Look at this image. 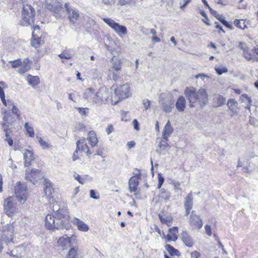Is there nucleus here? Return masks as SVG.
Returning a JSON list of instances; mask_svg holds the SVG:
<instances>
[{
  "label": "nucleus",
  "instance_id": "obj_23",
  "mask_svg": "<svg viewBox=\"0 0 258 258\" xmlns=\"http://www.w3.org/2000/svg\"><path fill=\"white\" fill-rule=\"evenodd\" d=\"M73 223L77 226L78 229L80 231L86 232L89 230L88 226L79 219L75 218L73 220Z\"/></svg>",
  "mask_w": 258,
  "mask_h": 258
},
{
  "label": "nucleus",
  "instance_id": "obj_6",
  "mask_svg": "<svg viewBox=\"0 0 258 258\" xmlns=\"http://www.w3.org/2000/svg\"><path fill=\"white\" fill-rule=\"evenodd\" d=\"M46 8L54 13L56 17H61L64 14V8L57 0H45Z\"/></svg>",
  "mask_w": 258,
  "mask_h": 258
},
{
  "label": "nucleus",
  "instance_id": "obj_30",
  "mask_svg": "<svg viewBox=\"0 0 258 258\" xmlns=\"http://www.w3.org/2000/svg\"><path fill=\"white\" fill-rule=\"evenodd\" d=\"M165 248L171 255H178L179 251L177 249L174 248L173 246H171L170 245H166Z\"/></svg>",
  "mask_w": 258,
  "mask_h": 258
},
{
  "label": "nucleus",
  "instance_id": "obj_3",
  "mask_svg": "<svg viewBox=\"0 0 258 258\" xmlns=\"http://www.w3.org/2000/svg\"><path fill=\"white\" fill-rule=\"evenodd\" d=\"M109 96V92L106 87L100 88L97 92L91 88L87 89L84 93V98L89 102L99 105L105 103Z\"/></svg>",
  "mask_w": 258,
  "mask_h": 258
},
{
  "label": "nucleus",
  "instance_id": "obj_12",
  "mask_svg": "<svg viewBox=\"0 0 258 258\" xmlns=\"http://www.w3.org/2000/svg\"><path fill=\"white\" fill-rule=\"evenodd\" d=\"M160 104L163 111L166 113L171 112L174 106V100L171 95H168L164 98L161 97Z\"/></svg>",
  "mask_w": 258,
  "mask_h": 258
},
{
  "label": "nucleus",
  "instance_id": "obj_11",
  "mask_svg": "<svg viewBox=\"0 0 258 258\" xmlns=\"http://www.w3.org/2000/svg\"><path fill=\"white\" fill-rule=\"evenodd\" d=\"M14 226L10 223L3 227L2 239L3 241L10 242L12 241L14 236Z\"/></svg>",
  "mask_w": 258,
  "mask_h": 258
},
{
  "label": "nucleus",
  "instance_id": "obj_25",
  "mask_svg": "<svg viewBox=\"0 0 258 258\" xmlns=\"http://www.w3.org/2000/svg\"><path fill=\"white\" fill-rule=\"evenodd\" d=\"M170 233L167 234V239L168 241H176L177 239V236L176 233L178 231L177 227H174L172 229H169Z\"/></svg>",
  "mask_w": 258,
  "mask_h": 258
},
{
  "label": "nucleus",
  "instance_id": "obj_2",
  "mask_svg": "<svg viewBox=\"0 0 258 258\" xmlns=\"http://www.w3.org/2000/svg\"><path fill=\"white\" fill-rule=\"evenodd\" d=\"M184 94L189 101L190 108L199 106L203 108L208 102V94L204 88L197 90L194 87H187L185 88Z\"/></svg>",
  "mask_w": 258,
  "mask_h": 258
},
{
  "label": "nucleus",
  "instance_id": "obj_43",
  "mask_svg": "<svg viewBox=\"0 0 258 258\" xmlns=\"http://www.w3.org/2000/svg\"><path fill=\"white\" fill-rule=\"evenodd\" d=\"M241 99L243 101H244L245 100H247L248 103L249 104V105H248L247 106V108L249 110H250V103L251 102V99L248 97V96L246 95V94H243L242 96H241Z\"/></svg>",
  "mask_w": 258,
  "mask_h": 258
},
{
  "label": "nucleus",
  "instance_id": "obj_1",
  "mask_svg": "<svg viewBox=\"0 0 258 258\" xmlns=\"http://www.w3.org/2000/svg\"><path fill=\"white\" fill-rule=\"evenodd\" d=\"M53 214H48L45 217V227L50 230L69 229L71 227L69 223V212L65 208H60L56 205L53 206Z\"/></svg>",
  "mask_w": 258,
  "mask_h": 258
},
{
  "label": "nucleus",
  "instance_id": "obj_62",
  "mask_svg": "<svg viewBox=\"0 0 258 258\" xmlns=\"http://www.w3.org/2000/svg\"><path fill=\"white\" fill-rule=\"evenodd\" d=\"M78 150H80V149H77V147L75 151V152H74V154L73 155V161H76L79 158V157L78 156Z\"/></svg>",
  "mask_w": 258,
  "mask_h": 258
},
{
  "label": "nucleus",
  "instance_id": "obj_55",
  "mask_svg": "<svg viewBox=\"0 0 258 258\" xmlns=\"http://www.w3.org/2000/svg\"><path fill=\"white\" fill-rule=\"evenodd\" d=\"M133 124L134 128L136 131H139L140 130L139 123L138 121L136 119H135L133 120Z\"/></svg>",
  "mask_w": 258,
  "mask_h": 258
},
{
  "label": "nucleus",
  "instance_id": "obj_22",
  "mask_svg": "<svg viewBox=\"0 0 258 258\" xmlns=\"http://www.w3.org/2000/svg\"><path fill=\"white\" fill-rule=\"evenodd\" d=\"M24 159L25 160V166H29L31 165V161L34 160L32 151L26 150L24 153Z\"/></svg>",
  "mask_w": 258,
  "mask_h": 258
},
{
  "label": "nucleus",
  "instance_id": "obj_52",
  "mask_svg": "<svg viewBox=\"0 0 258 258\" xmlns=\"http://www.w3.org/2000/svg\"><path fill=\"white\" fill-rule=\"evenodd\" d=\"M58 56L61 58L70 59L71 58V55L70 53L62 52L58 55Z\"/></svg>",
  "mask_w": 258,
  "mask_h": 258
},
{
  "label": "nucleus",
  "instance_id": "obj_9",
  "mask_svg": "<svg viewBox=\"0 0 258 258\" xmlns=\"http://www.w3.org/2000/svg\"><path fill=\"white\" fill-rule=\"evenodd\" d=\"M129 91L130 86L127 84L117 87L115 89L114 97H116L117 100L115 102V103H116L117 102L123 99L127 98L129 95Z\"/></svg>",
  "mask_w": 258,
  "mask_h": 258
},
{
  "label": "nucleus",
  "instance_id": "obj_53",
  "mask_svg": "<svg viewBox=\"0 0 258 258\" xmlns=\"http://www.w3.org/2000/svg\"><path fill=\"white\" fill-rule=\"evenodd\" d=\"M151 102L148 99H144L143 101V104L145 107L146 110H147L149 108L150 106Z\"/></svg>",
  "mask_w": 258,
  "mask_h": 258
},
{
  "label": "nucleus",
  "instance_id": "obj_21",
  "mask_svg": "<svg viewBox=\"0 0 258 258\" xmlns=\"http://www.w3.org/2000/svg\"><path fill=\"white\" fill-rule=\"evenodd\" d=\"M181 239L186 246L191 247L194 242L191 237L186 231H183L181 233Z\"/></svg>",
  "mask_w": 258,
  "mask_h": 258
},
{
  "label": "nucleus",
  "instance_id": "obj_47",
  "mask_svg": "<svg viewBox=\"0 0 258 258\" xmlns=\"http://www.w3.org/2000/svg\"><path fill=\"white\" fill-rule=\"evenodd\" d=\"M44 181H45V185L46 190H45V192L46 193L47 192V190H48L49 192H51V182L46 179H44Z\"/></svg>",
  "mask_w": 258,
  "mask_h": 258
},
{
  "label": "nucleus",
  "instance_id": "obj_20",
  "mask_svg": "<svg viewBox=\"0 0 258 258\" xmlns=\"http://www.w3.org/2000/svg\"><path fill=\"white\" fill-rule=\"evenodd\" d=\"M176 108L179 112L184 111L186 106V100L182 96H180L177 99L175 104Z\"/></svg>",
  "mask_w": 258,
  "mask_h": 258
},
{
  "label": "nucleus",
  "instance_id": "obj_38",
  "mask_svg": "<svg viewBox=\"0 0 258 258\" xmlns=\"http://www.w3.org/2000/svg\"><path fill=\"white\" fill-rule=\"evenodd\" d=\"M36 139L43 149H48L49 147V144L44 141L41 137L36 136Z\"/></svg>",
  "mask_w": 258,
  "mask_h": 258
},
{
  "label": "nucleus",
  "instance_id": "obj_35",
  "mask_svg": "<svg viewBox=\"0 0 258 258\" xmlns=\"http://www.w3.org/2000/svg\"><path fill=\"white\" fill-rule=\"evenodd\" d=\"M32 37L33 40L31 42L32 45L35 48L38 47L41 44V40L38 37L35 38L34 32L32 33Z\"/></svg>",
  "mask_w": 258,
  "mask_h": 258
},
{
  "label": "nucleus",
  "instance_id": "obj_58",
  "mask_svg": "<svg viewBox=\"0 0 258 258\" xmlns=\"http://www.w3.org/2000/svg\"><path fill=\"white\" fill-rule=\"evenodd\" d=\"M75 179L78 181L80 183L84 184L85 182V179L84 178H81L79 174L75 176Z\"/></svg>",
  "mask_w": 258,
  "mask_h": 258
},
{
  "label": "nucleus",
  "instance_id": "obj_7",
  "mask_svg": "<svg viewBox=\"0 0 258 258\" xmlns=\"http://www.w3.org/2000/svg\"><path fill=\"white\" fill-rule=\"evenodd\" d=\"M103 21L109 25L120 37L124 36L127 34L126 28L123 25L115 22L110 18H103Z\"/></svg>",
  "mask_w": 258,
  "mask_h": 258
},
{
  "label": "nucleus",
  "instance_id": "obj_56",
  "mask_svg": "<svg viewBox=\"0 0 258 258\" xmlns=\"http://www.w3.org/2000/svg\"><path fill=\"white\" fill-rule=\"evenodd\" d=\"M243 56L247 60L249 61L251 59V54L248 52L247 50L243 52Z\"/></svg>",
  "mask_w": 258,
  "mask_h": 258
},
{
  "label": "nucleus",
  "instance_id": "obj_16",
  "mask_svg": "<svg viewBox=\"0 0 258 258\" xmlns=\"http://www.w3.org/2000/svg\"><path fill=\"white\" fill-rule=\"evenodd\" d=\"M15 120L11 112L9 111H6L4 113L3 121L1 123L2 127H9L13 124Z\"/></svg>",
  "mask_w": 258,
  "mask_h": 258
},
{
  "label": "nucleus",
  "instance_id": "obj_63",
  "mask_svg": "<svg viewBox=\"0 0 258 258\" xmlns=\"http://www.w3.org/2000/svg\"><path fill=\"white\" fill-rule=\"evenodd\" d=\"M184 3L183 4H181V3H180V9H183L187 5L190 3V0H183Z\"/></svg>",
  "mask_w": 258,
  "mask_h": 258
},
{
  "label": "nucleus",
  "instance_id": "obj_37",
  "mask_svg": "<svg viewBox=\"0 0 258 258\" xmlns=\"http://www.w3.org/2000/svg\"><path fill=\"white\" fill-rule=\"evenodd\" d=\"M24 127L30 137H33L34 136L33 128L32 126L29 125L28 122L25 123Z\"/></svg>",
  "mask_w": 258,
  "mask_h": 258
},
{
  "label": "nucleus",
  "instance_id": "obj_33",
  "mask_svg": "<svg viewBox=\"0 0 258 258\" xmlns=\"http://www.w3.org/2000/svg\"><path fill=\"white\" fill-rule=\"evenodd\" d=\"M8 104L9 107H10V105L12 106V108L11 109L12 113L16 115L17 117L19 118L20 116L19 109L17 107H16L15 105H14L13 102L11 100H8Z\"/></svg>",
  "mask_w": 258,
  "mask_h": 258
},
{
  "label": "nucleus",
  "instance_id": "obj_15",
  "mask_svg": "<svg viewBox=\"0 0 258 258\" xmlns=\"http://www.w3.org/2000/svg\"><path fill=\"white\" fill-rule=\"evenodd\" d=\"M64 7L67 12L69 20L71 22L75 23L77 21L80 16L78 10L72 7H69L68 4H66Z\"/></svg>",
  "mask_w": 258,
  "mask_h": 258
},
{
  "label": "nucleus",
  "instance_id": "obj_60",
  "mask_svg": "<svg viewBox=\"0 0 258 258\" xmlns=\"http://www.w3.org/2000/svg\"><path fill=\"white\" fill-rule=\"evenodd\" d=\"M102 2L106 5H112L115 4V0H102Z\"/></svg>",
  "mask_w": 258,
  "mask_h": 258
},
{
  "label": "nucleus",
  "instance_id": "obj_29",
  "mask_svg": "<svg viewBox=\"0 0 258 258\" xmlns=\"http://www.w3.org/2000/svg\"><path fill=\"white\" fill-rule=\"evenodd\" d=\"M158 140H160L158 146L160 147V150L161 151L166 150L167 148L169 147V144L167 143L168 140H164L162 138L160 139H158Z\"/></svg>",
  "mask_w": 258,
  "mask_h": 258
},
{
  "label": "nucleus",
  "instance_id": "obj_36",
  "mask_svg": "<svg viewBox=\"0 0 258 258\" xmlns=\"http://www.w3.org/2000/svg\"><path fill=\"white\" fill-rule=\"evenodd\" d=\"M67 258H79L77 251L74 247L70 249L67 255Z\"/></svg>",
  "mask_w": 258,
  "mask_h": 258
},
{
  "label": "nucleus",
  "instance_id": "obj_40",
  "mask_svg": "<svg viewBox=\"0 0 258 258\" xmlns=\"http://www.w3.org/2000/svg\"><path fill=\"white\" fill-rule=\"evenodd\" d=\"M215 70L216 71V73L219 75H221L223 73H227L228 72L227 68L225 67H220L219 68H215Z\"/></svg>",
  "mask_w": 258,
  "mask_h": 258
},
{
  "label": "nucleus",
  "instance_id": "obj_10",
  "mask_svg": "<svg viewBox=\"0 0 258 258\" xmlns=\"http://www.w3.org/2000/svg\"><path fill=\"white\" fill-rule=\"evenodd\" d=\"M43 177V173L38 169H32L30 170L27 169L25 173V179L35 184L40 179Z\"/></svg>",
  "mask_w": 258,
  "mask_h": 258
},
{
  "label": "nucleus",
  "instance_id": "obj_49",
  "mask_svg": "<svg viewBox=\"0 0 258 258\" xmlns=\"http://www.w3.org/2000/svg\"><path fill=\"white\" fill-rule=\"evenodd\" d=\"M110 75H112V79L116 81L119 77V74L118 73V72H116L115 71H113L111 72H110Z\"/></svg>",
  "mask_w": 258,
  "mask_h": 258
},
{
  "label": "nucleus",
  "instance_id": "obj_41",
  "mask_svg": "<svg viewBox=\"0 0 258 258\" xmlns=\"http://www.w3.org/2000/svg\"><path fill=\"white\" fill-rule=\"evenodd\" d=\"M9 62L12 64V66L14 68L20 66L22 63V61L20 59H18L14 60H11L9 61Z\"/></svg>",
  "mask_w": 258,
  "mask_h": 258
},
{
  "label": "nucleus",
  "instance_id": "obj_4",
  "mask_svg": "<svg viewBox=\"0 0 258 258\" xmlns=\"http://www.w3.org/2000/svg\"><path fill=\"white\" fill-rule=\"evenodd\" d=\"M35 14V11L30 5H23L22 12V25L23 26H27L31 25L32 23H34Z\"/></svg>",
  "mask_w": 258,
  "mask_h": 258
},
{
  "label": "nucleus",
  "instance_id": "obj_17",
  "mask_svg": "<svg viewBox=\"0 0 258 258\" xmlns=\"http://www.w3.org/2000/svg\"><path fill=\"white\" fill-rule=\"evenodd\" d=\"M57 243L64 249L71 247V239L67 235H65L59 238L57 241Z\"/></svg>",
  "mask_w": 258,
  "mask_h": 258
},
{
  "label": "nucleus",
  "instance_id": "obj_19",
  "mask_svg": "<svg viewBox=\"0 0 258 258\" xmlns=\"http://www.w3.org/2000/svg\"><path fill=\"white\" fill-rule=\"evenodd\" d=\"M173 133V128L169 121L165 124L162 132V137L164 140H168L169 137Z\"/></svg>",
  "mask_w": 258,
  "mask_h": 258
},
{
  "label": "nucleus",
  "instance_id": "obj_54",
  "mask_svg": "<svg viewBox=\"0 0 258 258\" xmlns=\"http://www.w3.org/2000/svg\"><path fill=\"white\" fill-rule=\"evenodd\" d=\"M3 130H4V131L5 132V136L7 138V139L8 138H9V136H10V133L11 132L10 129L9 127H6L5 128V127H2Z\"/></svg>",
  "mask_w": 258,
  "mask_h": 258
},
{
  "label": "nucleus",
  "instance_id": "obj_51",
  "mask_svg": "<svg viewBox=\"0 0 258 258\" xmlns=\"http://www.w3.org/2000/svg\"><path fill=\"white\" fill-rule=\"evenodd\" d=\"M206 233L209 236L212 235V232L211 230V226L209 225H206L205 226Z\"/></svg>",
  "mask_w": 258,
  "mask_h": 258
},
{
  "label": "nucleus",
  "instance_id": "obj_8",
  "mask_svg": "<svg viewBox=\"0 0 258 258\" xmlns=\"http://www.w3.org/2000/svg\"><path fill=\"white\" fill-rule=\"evenodd\" d=\"M27 194V186L20 182H17L15 186V194L17 201L20 203L25 201L26 200Z\"/></svg>",
  "mask_w": 258,
  "mask_h": 258
},
{
  "label": "nucleus",
  "instance_id": "obj_27",
  "mask_svg": "<svg viewBox=\"0 0 258 258\" xmlns=\"http://www.w3.org/2000/svg\"><path fill=\"white\" fill-rule=\"evenodd\" d=\"M184 207L192 208L193 206V197L191 192L189 193L185 199L184 202Z\"/></svg>",
  "mask_w": 258,
  "mask_h": 258
},
{
  "label": "nucleus",
  "instance_id": "obj_31",
  "mask_svg": "<svg viewBox=\"0 0 258 258\" xmlns=\"http://www.w3.org/2000/svg\"><path fill=\"white\" fill-rule=\"evenodd\" d=\"M237 103L236 100L233 99H229L228 101L227 105L228 108L232 112H234L235 110V107Z\"/></svg>",
  "mask_w": 258,
  "mask_h": 258
},
{
  "label": "nucleus",
  "instance_id": "obj_45",
  "mask_svg": "<svg viewBox=\"0 0 258 258\" xmlns=\"http://www.w3.org/2000/svg\"><path fill=\"white\" fill-rule=\"evenodd\" d=\"M226 101L225 98L221 95H219L217 97V102L219 106H222Z\"/></svg>",
  "mask_w": 258,
  "mask_h": 258
},
{
  "label": "nucleus",
  "instance_id": "obj_34",
  "mask_svg": "<svg viewBox=\"0 0 258 258\" xmlns=\"http://www.w3.org/2000/svg\"><path fill=\"white\" fill-rule=\"evenodd\" d=\"M218 20L225 26L226 27L229 28L230 30H233L234 29V27L232 25V24H230L228 22L225 20V17L223 16H221V17H220L218 19Z\"/></svg>",
  "mask_w": 258,
  "mask_h": 258
},
{
  "label": "nucleus",
  "instance_id": "obj_42",
  "mask_svg": "<svg viewBox=\"0 0 258 258\" xmlns=\"http://www.w3.org/2000/svg\"><path fill=\"white\" fill-rule=\"evenodd\" d=\"M79 112L82 115L86 116L89 111V108H83V107H79L77 108Z\"/></svg>",
  "mask_w": 258,
  "mask_h": 258
},
{
  "label": "nucleus",
  "instance_id": "obj_24",
  "mask_svg": "<svg viewBox=\"0 0 258 258\" xmlns=\"http://www.w3.org/2000/svg\"><path fill=\"white\" fill-rule=\"evenodd\" d=\"M88 140L89 144L92 147H95L98 141L96 137V134L94 131H90L88 134Z\"/></svg>",
  "mask_w": 258,
  "mask_h": 258
},
{
  "label": "nucleus",
  "instance_id": "obj_5",
  "mask_svg": "<svg viewBox=\"0 0 258 258\" xmlns=\"http://www.w3.org/2000/svg\"><path fill=\"white\" fill-rule=\"evenodd\" d=\"M17 198L10 197L7 198L4 202V208L6 214L11 217L17 214L19 211L17 204Z\"/></svg>",
  "mask_w": 258,
  "mask_h": 258
},
{
  "label": "nucleus",
  "instance_id": "obj_26",
  "mask_svg": "<svg viewBox=\"0 0 258 258\" xmlns=\"http://www.w3.org/2000/svg\"><path fill=\"white\" fill-rule=\"evenodd\" d=\"M27 80L29 85L33 87L40 83L39 78L38 76H32L31 75H28Z\"/></svg>",
  "mask_w": 258,
  "mask_h": 258
},
{
  "label": "nucleus",
  "instance_id": "obj_39",
  "mask_svg": "<svg viewBox=\"0 0 258 258\" xmlns=\"http://www.w3.org/2000/svg\"><path fill=\"white\" fill-rule=\"evenodd\" d=\"M30 68L31 67L29 64H23L19 70V73L21 74H23L29 71L30 69Z\"/></svg>",
  "mask_w": 258,
  "mask_h": 258
},
{
  "label": "nucleus",
  "instance_id": "obj_32",
  "mask_svg": "<svg viewBox=\"0 0 258 258\" xmlns=\"http://www.w3.org/2000/svg\"><path fill=\"white\" fill-rule=\"evenodd\" d=\"M233 23L234 25L238 27V28L241 29H244L245 28H246V26L245 24V22H243V20H237L235 19Z\"/></svg>",
  "mask_w": 258,
  "mask_h": 258
},
{
  "label": "nucleus",
  "instance_id": "obj_48",
  "mask_svg": "<svg viewBox=\"0 0 258 258\" xmlns=\"http://www.w3.org/2000/svg\"><path fill=\"white\" fill-rule=\"evenodd\" d=\"M80 150L83 152H86L87 153V155H89L91 154L90 151L89 150V147L86 144H84L81 146L80 147Z\"/></svg>",
  "mask_w": 258,
  "mask_h": 258
},
{
  "label": "nucleus",
  "instance_id": "obj_64",
  "mask_svg": "<svg viewBox=\"0 0 258 258\" xmlns=\"http://www.w3.org/2000/svg\"><path fill=\"white\" fill-rule=\"evenodd\" d=\"M190 255L192 258H198L200 256V254L199 252L195 251L192 252L190 254Z\"/></svg>",
  "mask_w": 258,
  "mask_h": 258
},
{
  "label": "nucleus",
  "instance_id": "obj_57",
  "mask_svg": "<svg viewBox=\"0 0 258 258\" xmlns=\"http://www.w3.org/2000/svg\"><path fill=\"white\" fill-rule=\"evenodd\" d=\"M113 131V127L112 124H109L108 125L106 129V132L107 135H109Z\"/></svg>",
  "mask_w": 258,
  "mask_h": 258
},
{
  "label": "nucleus",
  "instance_id": "obj_50",
  "mask_svg": "<svg viewBox=\"0 0 258 258\" xmlns=\"http://www.w3.org/2000/svg\"><path fill=\"white\" fill-rule=\"evenodd\" d=\"M238 47L242 49L244 52H245V51L247 50V46H246V44L243 42H240L238 44Z\"/></svg>",
  "mask_w": 258,
  "mask_h": 258
},
{
  "label": "nucleus",
  "instance_id": "obj_14",
  "mask_svg": "<svg viewBox=\"0 0 258 258\" xmlns=\"http://www.w3.org/2000/svg\"><path fill=\"white\" fill-rule=\"evenodd\" d=\"M138 173H134V175L131 177L128 181V188L131 192L137 190L139 185V179L141 178V173L140 170L136 169Z\"/></svg>",
  "mask_w": 258,
  "mask_h": 258
},
{
  "label": "nucleus",
  "instance_id": "obj_59",
  "mask_svg": "<svg viewBox=\"0 0 258 258\" xmlns=\"http://www.w3.org/2000/svg\"><path fill=\"white\" fill-rule=\"evenodd\" d=\"M85 142H86V139L85 138H83L80 140H78L76 143L77 149H80V144H86Z\"/></svg>",
  "mask_w": 258,
  "mask_h": 258
},
{
  "label": "nucleus",
  "instance_id": "obj_46",
  "mask_svg": "<svg viewBox=\"0 0 258 258\" xmlns=\"http://www.w3.org/2000/svg\"><path fill=\"white\" fill-rule=\"evenodd\" d=\"M158 188H160L164 182V178L162 176L161 173H159L158 174Z\"/></svg>",
  "mask_w": 258,
  "mask_h": 258
},
{
  "label": "nucleus",
  "instance_id": "obj_18",
  "mask_svg": "<svg viewBox=\"0 0 258 258\" xmlns=\"http://www.w3.org/2000/svg\"><path fill=\"white\" fill-rule=\"evenodd\" d=\"M111 62L112 65L109 69V72H111L113 71L118 72L121 70V64L120 60L115 56H113L111 59Z\"/></svg>",
  "mask_w": 258,
  "mask_h": 258
},
{
  "label": "nucleus",
  "instance_id": "obj_28",
  "mask_svg": "<svg viewBox=\"0 0 258 258\" xmlns=\"http://www.w3.org/2000/svg\"><path fill=\"white\" fill-rule=\"evenodd\" d=\"M159 197L160 198L164 199L165 201H167L170 198L171 194L169 191L164 188H162L160 190Z\"/></svg>",
  "mask_w": 258,
  "mask_h": 258
},
{
  "label": "nucleus",
  "instance_id": "obj_44",
  "mask_svg": "<svg viewBox=\"0 0 258 258\" xmlns=\"http://www.w3.org/2000/svg\"><path fill=\"white\" fill-rule=\"evenodd\" d=\"M90 197L92 199H93L95 200H98L100 198L98 193H96V192L93 189L90 190Z\"/></svg>",
  "mask_w": 258,
  "mask_h": 258
},
{
  "label": "nucleus",
  "instance_id": "obj_13",
  "mask_svg": "<svg viewBox=\"0 0 258 258\" xmlns=\"http://www.w3.org/2000/svg\"><path fill=\"white\" fill-rule=\"evenodd\" d=\"M189 222L192 229H200L203 226L202 220L196 214V211L194 210L191 212Z\"/></svg>",
  "mask_w": 258,
  "mask_h": 258
},
{
  "label": "nucleus",
  "instance_id": "obj_61",
  "mask_svg": "<svg viewBox=\"0 0 258 258\" xmlns=\"http://www.w3.org/2000/svg\"><path fill=\"white\" fill-rule=\"evenodd\" d=\"M17 247H16L15 249H14L13 250H12L11 251L10 255H12V256L16 257L17 258H20L21 257V254H14V253L15 252V250H17Z\"/></svg>",
  "mask_w": 258,
  "mask_h": 258
}]
</instances>
